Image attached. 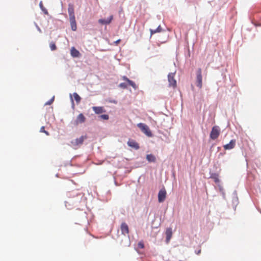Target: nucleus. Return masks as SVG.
<instances>
[{
	"instance_id": "f257e3e1",
	"label": "nucleus",
	"mask_w": 261,
	"mask_h": 261,
	"mask_svg": "<svg viewBox=\"0 0 261 261\" xmlns=\"http://www.w3.org/2000/svg\"><path fill=\"white\" fill-rule=\"evenodd\" d=\"M137 126L141 129V130L148 137H151L152 133L149 127L145 124L143 123H139L137 124Z\"/></svg>"
},
{
	"instance_id": "f03ea898",
	"label": "nucleus",
	"mask_w": 261,
	"mask_h": 261,
	"mask_svg": "<svg viewBox=\"0 0 261 261\" xmlns=\"http://www.w3.org/2000/svg\"><path fill=\"white\" fill-rule=\"evenodd\" d=\"M220 134V129L218 126L213 127L210 133V137L213 140H215L218 138Z\"/></svg>"
},
{
	"instance_id": "7ed1b4c3",
	"label": "nucleus",
	"mask_w": 261,
	"mask_h": 261,
	"mask_svg": "<svg viewBox=\"0 0 261 261\" xmlns=\"http://www.w3.org/2000/svg\"><path fill=\"white\" fill-rule=\"evenodd\" d=\"M196 85L199 88L201 89L202 86V74L201 68H198L196 73Z\"/></svg>"
},
{
	"instance_id": "20e7f679",
	"label": "nucleus",
	"mask_w": 261,
	"mask_h": 261,
	"mask_svg": "<svg viewBox=\"0 0 261 261\" xmlns=\"http://www.w3.org/2000/svg\"><path fill=\"white\" fill-rule=\"evenodd\" d=\"M175 73H170L168 75V80L169 82V86L173 88L176 87V81L175 80Z\"/></svg>"
},
{
	"instance_id": "39448f33",
	"label": "nucleus",
	"mask_w": 261,
	"mask_h": 261,
	"mask_svg": "<svg viewBox=\"0 0 261 261\" xmlns=\"http://www.w3.org/2000/svg\"><path fill=\"white\" fill-rule=\"evenodd\" d=\"M87 138L86 136H82L79 138H77L71 142V145L73 146H77L82 145L85 139Z\"/></svg>"
},
{
	"instance_id": "423d86ee",
	"label": "nucleus",
	"mask_w": 261,
	"mask_h": 261,
	"mask_svg": "<svg viewBox=\"0 0 261 261\" xmlns=\"http://www.w3.org/2000/svg\"><path fill=\"white\" fill-rule=\"evenodd\" d=\"M86 118L83 114H80L76 117V120L73 122V124L75 126L78 125L80 123L85 122Z\"/></svg>"
},
{
	"instance_id": "0eeeda50",
	"label": "nucleus",
	"mask_w": 261,
	"mask_h": 261,
	"mask_svg": "<svg viewBox=\"0 0 261 261\" xmlns=\"http://www.w3.org/2000/svg\"><path fill=\"white\" fill-rule=\"evenodd\" d=\"M166 197V191L165 189H161L158 193V200L159 202H163Z\"/></svg>"
},
{
	"instance_id": "6e6552de",
	"label": "nucleus",
	"mask_w": 261,
	"mask_h": 261,
	"mask_svg": "<svg viewBox=\"0 0 261 261\" xmlns=\"http://www.w3.org/2000/svg\"><path fill=\"white\" fill-rule=\"evenodd\" d=\"M128 146L134 148L136 150L139 149L140 146L139 144L134 140L129 139L127 143Z\"/></svg>"
},
{
	"instance_id": "1a4fd4ad",
	"label": "nucleus",
	"mask_w": 261,
	"mask_h": 261,
	"mask_svg": "<svg viewBox=\"0 0 261 261\" xmlns=\"http://www.w3.org/2000/svg\"><path fill=\"white\" fill-rule=\"evenodd\" d=\"M120 229L121 232L123 235L125 236L126 234H128L129 233L128 226L126 223H122L120 226Z\"/></svg>"
},
{
	"instance_id": "9d476101",
	"label": "nucleus",
	"mask_w": 261,
	"mask_h": 261,
	"mask_svg": "<svg viewBox=\"0 0 261 261\" xmlns=\"http://www.w3.org/2000/svg\"><path fill=\"white\" fill-rule=\"evenodd\" d=\"M113 19V16L111 15L107 19H99L98 20V22L101 24H109L112 20Z\"/></svg>"
},
{
	"instance_id": "9b49d317",
	"label": "nucleus",
	"mask_w": 261,
	"mask_h": 261,
	"mask_svg": "<svg viewBox=\"0 0 261 261\" xmlns=\"http://www.w3.org/2000/svg\"><path fill=\"white\" fill-rule=\"evenodd\" d=\"M236 145V140H231L229 143L223 146L225 150H230L233 149Z\"/></svg>"
},
{
	"instance_id": "f8f14e48",
	"label": "nucleus",
	"mask_w": 261,
	"mask_h": 261,
	"mask_svg": "<svg viewBox=\"0 0 261 261\" xmlns=\"http://www.w3.org/2000/svg\"><path fill=\"white\" fill-rule=\"evenodd\" d=\"M92 110L96 114H100L106 112V110L102 107H93Z\"/></svg>"
},
{
	"instance_id": "ddd939ff",
	"label": "nucleus",
	"mask_w": 261,
	"mask_h": 261,
	"mask_svg": "<svg viewBox=\"0 0 261 261\" xmlns=\"http://www.w3.org/2000/svg\"><path fill=\"white\" fill-rule=\"evenodd\" d=\"M68 12L69 18L75 17L74 7L72 4L68 5Z\"/></svg>"
},
{
	"instance_id": "4468645a",
	"label": "nucleus",
	"mask_w": 261,
	"mask_h": 261,
	"mask_svg": "<svg viewBox=\"0 0 261 261\" xmlns=\"http://www.w3.org/2000/svg\"><path fill=\"white\" fill-rule=\"evenodd\" d=\"M165 233L166 236V242L167 243H168L172 236V228H168L166 230Z\"/></svg>"
},
{
	"instance_id": "2eb2a0df",
	"label": "nucleus",
	"mask_w": 261,
	"mask_h": 261,
	"mask_svg": "<svg viewBox=\"0 0 261 261\" xmlns=\"http://www.w3.org/2000/svg\"><path fill=\"white\" fill-rule=\"evenodd\" d=\"M69 20H70L71 30L73 31H76V29H77V27H76L75 18V17L69 18Z\"/></svg>"
},
{
	"instance_id": "dca6fc26",
	"label": "nucleus",
	"mask_w": 261,
	"mask_h": 261,
	"mask_svg": "<svg viewBox=\"0 0 261 261\" xmlns=\"http://www.w3.org/2000/svg\"><path fill=\"white\" fill-rule=\"evenodd\" d=\"M70 54L71 56L74 58L79 57L81 55L80 53L74 47H71Z\"/></svg>"
},
{
	"instance_id": "f3484780",
	"label": "nucleus",
	"mask_w": 261,
	"mask_h": 261,
	"mask_svg": "<svg viewBox=\"0 0 261 261\" xmlns=\"http://www.w3.org/2000/svg\"><path fill=\"white\" fill-rule=\"evenodd\" d=\"M122 79L124 81H126L127 83L135 89H136L137 88V86L136 85V84L133 81L128 79L126 76H122Z\"/></svg>"
},
{
	"instance_id": "a211bd4d",
	"label": "nucleus",
	"mask_w": 261,
	"mask_h": 261,
	"mask_svg": "<svg viewBox=\"0 0 261 261\" xmlns=\"http://www.w3.org/2000/svg\"><path fill=\"white\" fill-rule=\"evenodd\" d=\"M146 160L149 162H155L156 161V158L155 156L152 154H147L146 155Z\"/></svg>"
},
{
	"instance_id": "6ab92c4d",
	"label": "nucleus",
	"mask_w": 261,
	"mask_h": 261,
	"mask_svg": "<svg viewBox=\"0 0 261 261\" xmlns=\"http://www.w3.org/2000/svg\"><path fill=\"white\" fill-rule=\"evenodd\" d=\"M211 177L214 179V181L216 183H219L220 181V180L219 179V175L217 174L214 173L211 175Z\"/></svg>"
},
{
	"instance_id": "aec40b11",
	"label": "nucleus",
	"mask_w": 261,
	"mask_h": 261,
	"mask_svg": "<svg viewBox=\"0 0 261 261\" xmlns=\"http://www.w3.org/2000/svg\"><path fill=\"white\" fill-rule=\"evenodd\" d=\"M39 7L45 14L48 15V11L47 9L43 6V3L42 1H40L39 3Z\"/></svg>"
},
{
	"instance_id": "412c9836",
	"label": "nucleus",
	"mask_w": 261,
	"mask_h": 261,
	"mask_svg": "<svg viewBox=\"0 0 261 261\" xmlns=\"http://www.w3.org/2000/svg\"><path fill=\"white\" fill-rule=\"evenodd\" d=\"M73 96L76 103H79L81 100V97L78 95L77 93L75 92L73 93Z\"/></svg>"
},
{
	"instance_id": "4be33fe9",
	"label": "nucleus",
	"mask_w": 261,
	"mask_h": 261,
	"mask_svg": "<svg viewBox=\"0 0 261 261\" xmlns=\"http://www.w3.org/2000/svg\"><path fill=\"white\" fill-rule=\"evenodd\" d=\"M49 46L51 50H55L57 49L56 45L55 43L53 42L50 43Z\"/></svg>"
},
{
	"instance_id": "5701e85b",
	"label": "nucleus",
	"mask_w": 261,
	"mask_h": 261,
	"mask_svg": "<svg viewBox=\"0 0 261 261\" xmlns=\"http://www.w3.org/2000/svg\"><path fill=\"white\" fill-rule=\"evenodd\" d=\"M99 118H100L101 119H103V120H108L109 118V116L107 114H103V115H100L99 116Z\"/></svg>"
},
{
	"instance_id": "b1692460",
	"label": "nucleus",
	"mask_w": 261,
	"mask_h": 261,
	"mask_svg": "<svg viewBox=\"0 0 261 261\" xmlns=\"http://www.w3.org/2000/svg\"><path fill=\"white\" fill-rule=\"evenodd\" d=\"M40 132L41 133H45L47 136H49V134L48 132L46 131L45 130V127L44 126H42L41 128H40Z\"/></svg>"
},
{
	"instance_id": "393cba45",
	"label": "nucleus",
	"mask_w": 261,
	"mask_h": 261,
	"mask_svg": "<svg viewBox=\"0 0 261 261\" xmlns=\"http://www.w3.org/2000/svg\"><path fill=\"white\" fill-rule=\"evenodd\" d=\"M144 247V243L143 241H140L138 244V248L140 249H143Z\"/></svg>"
},
{
	"instance_id": "a878e982",
	"label": "nucleus",
	"mask_w": 261,
	"mask_h": 261,
	"mask_svg": "<svg viewBox=\"0 0 261 261\" xmlns=\"http://www.w3.org/2000/svg\"><path fill=\"white\" fill-rule=\"evenodd\" d=\"M119 86V87L123 89H126L127 88V85L124 83H120Z\"/></svg>"
},
{
	"instance_id": "bb28decb",
	"label": "nucleus",
	"mask_w": 261,
	"mask_h": 261,
	"mask_svg": "<svg viewBox=\"0 0 261 261\" xmlns=\"http://www.w3.org/2000/svg\"><path fill=\"white\" fill-rule=\"evenodd\" d=\"M150 35H151V36L153 34H155V33H158V32H156V30H152V29H150Z\"/></svg>"
},
{
	"instance_id": "cd10ccee",
	"label": "nucleus",
	"mask_w": 261,
	"mask_h": 261,
	"mask_svg": "<svg viewBox=\"0 0 261 261\" xmlns=\"http://www.w3.org/2000/svg\"><path fill=\"white\" fill-rule=\"evenodd\" d=\"M54 97H53L52 99H51L49 101H47L46 103V105H50L54 101Z\"/></svg>"
},
{
	"instance_id": "c85d7f7f",
	"label": "nucleus",
	"mask_w": 261,
	"mask_h": 261,
	"mask_svg": "<svg viewBox=\"0 0 261 261\" xmlns=\"http://www.w3.org/2000/svg\"><path fill=\"white\" fill-rule=\"evenodd\" d=\"M156 32L158 33L161 32L162 31V28L160 25H159L158 28L156 29Z\"/></svg>"
},
{
	"instance_id": "c756f323",
	"label": "nucleus",
	"mask_w": 261,
	"mask_h": 261,
	"mask_svg": "<svg viewBox=\"0 0 261 261\" xmlns=\"http://www.w3.org/2000/svg\"><path fill=\"white\" fill-rule=\"evenodd\" d=\"M120 39H119V40H117V41H115V44L116 45H117L120 42Z\"/></svg>"
},
{
	"instance_id": "7c9ffc66",
	"label": "nucleus",
	"mask_w": 261,
	"mask_h": 261,
	"mask_svg": "<svg viewBox=\"0 0 261 261\" xmlns=\"http://www.w3.org/2000/svg\"><path fill=\"white\" fill-rule=\"evenodd\" d=\"M130 244V242L128 241L127 244V245H126V246H129Z\"/></svg>"
},
{
	"instance_id": "2f4dec72",
	"label": "nucleus",
	"mask_w": 261,
	"mask_h": 261,
	"mask_svg": "<svg viewBox=\"0 0 261 261\" xmlns=\"http://www.w3.org/2000/svg\"><path fill=\"white\" fill-rule=\"evenodd\" d=\"M70 97H71V99L72 102V103H73V99H72V95H71V94H70Z\"/></svg>"
}]
</instances>
